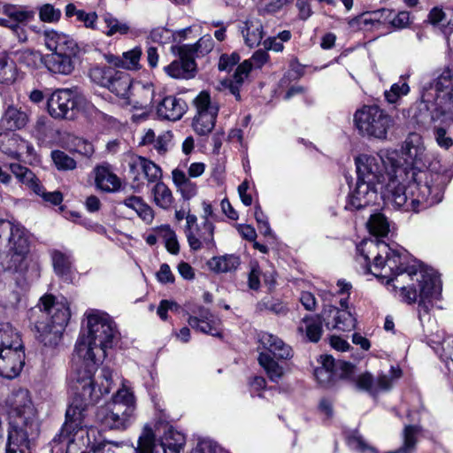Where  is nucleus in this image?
<instances>
[{"instance_id": "18", "label": "nucleus", "mask_w": 453, "mask_h": 453, "mask_svg": "<svg viewBox=\"0 0 453 453\" xmlns=\"http://www.w3.org/2000/svg\"><path fill=\"white\" fill-rule=\"evenodd\" d=\"M402 150L406 156L405 165H401L403 167H407L408 170L415 169L417 172L423 171L420 167L425 165L426 153L420 134L418 133H410L403 142ZM426 171L435 173L432 169H426Z\"/></svg>"}, {"instance_id": "6", "label": "nucleus", "mask_w": 453, "mask_h": 453, "mask_svg": "<svg viewBox=\"0 0 453 453\" xmlns=\"http://www.w3.org/2000/svg\"><path fill=\"white\" fill-rule=\"evenodd\" d=\"M38 311L42 317L35 322L38 340L46 346L57 345L71 317L67 301L65 298L56 301L51 295L44 296L40 299Z\"/></svg>"}, {"instance_id": "57", "label": "nucleus", "mask_w": 453, "mask_h": 453, "mask_svg": "<svg viewBox=\"0 0 453 453\" xmlns=\"http://www.w3.org/2000/svg\"><path fill=\"white\" fill-rule=\"evenodd\" d=\"M240 61V57L234 52L230 55L222 54L219 58L218 68L219 71L229 72Z\"/></svg>"}, {"instance_id": "1", "label": "nucleus", "mask_w": 453, "mask_h": 453, "mask_svg": "<svg viewBox=\"0 0 453 453\" xmlns=\"http://www.w3.org/2000/svg\"><path fill=\"white\" fill-rule=\"evenodd\" d=\"M395 151H383L356 157L357 178L373 182L380 197L405 211H419L440 203L449 181L446 173L408 170L397 159Z\"/></svg>"}, {"instance_id": "17", "label": "nucleus", "mask_w": 453, "mask_h": 453, "mask_svg": "<svg viewBox=\"0 0 453 453\" xmlns=\"http://www.w3.org/2000/svg\"><path fill=\"white\" fill-rule=\"evenodd\" d=\"M179 55V59L173 61L164 67L165 73L173 79H190L196 73V62L192 54L193 47L180 45L174 48Z\"/></svg>"}, {"instance_id": "16", "label": "nucleus", "mask_w": 453, "mask_h": 453, "mask_svg": "<svg viewBox=\"0 0 453 453\" xmlns=\"http://www.w3.org/2000/svg\"><path fill=\"white\" fill-rule=\"evenodd\" d=\"M341 308L328 306L321 312V318L327 329L350 331L356 326V319L349 310L347 298H341Z\"/></svg>"}, {"instance_id": "2", "label": "nucleus", "mask_w": 453, "mask_h": 453, "mask_svg": "<svg viewBox=\"0 0 453 453\" xmlns=\"http://www.w3.org/2000/svg\"><path fill=\"white\" fill-rule=\"evenodd\" d=\"M357 250L358 262L365 265L366 273L385 279L387 284L393 282L394 288L400 289L403 302L410 304L418 302L420 322L430 319L429 312L441 294V282L435 275L421 270L407 250H394L383 241H364Z\"/></svg>"}, {"instance_id": "21", "label": "nucleus", "mask_w": 453, "mask_h": 453, "mask_svg": "<svg viewBox=\"0 0 453 453\" xmlns=\"http://www.w3.org/2000/svg\"><path fill=\"white\" fill-rule=\"evenodd\" d=\"M45 47L51 51V54L77 55L79 47L77 42L70 35L55 30L43 32Z\"/></svg>"}, {"instance_id": "12", "label": "nucleus", "mask_w": 453, "mask_h": 453, "mask_svg": "<svg viewBox=\"0 0 453 453\" xmlns=\"http://www.w3.org/2000/svg\"><path fill=\"white\" fill-rule=\"evenodd\" d=\"M184 445V435L173 430H169L161 442L164 453H180ZM134 451V453H157L156 434L149 424L142 427Z\"/></svg>"}, {"instance_id": "33", "label": "nucleus", "mask_w": 453, "mask_h": 453, "mask_svg": "<svg viewBox=\"0 0 453 453\" xmlns=\"http://www.w3.org/2000/svg\"><path fill=\"white\" fill-rule=\"evenodd\" d=\"M27 115L14 106H9L1 119V126L7 130L23 128L27 123Z\"/></svg>"}, {"instance_id": "29", "label": "nucleus", "mask_w": 453, "mask_h": 453, "mask_svg": "<svg viewBox=\"0 0 453 453\" xmlns=\"http://www.w3.org/2000/svg\"><path fill=\"white\" fill-rule=\"evenodd\" d=\"M321 314L317 316H305L297 326V333L311 342H318L322 335Z\"/></svg>"}, {"instance_id": "9", "label": "nucleus", "mask_w": 453, "mask_h": 453, "mask_svg": "<svg viewBox=\"0 0 453 453\" xmlns=\"http://www.w3.org/2000/svg\"><path fill=\"white\" fill-rule=\"evenodd\" d=\"M82 404H70L65 413V422L60 433L54 438L55 443L65 446V453H94L87 450L91 441L85 422Z\"/></svg>"}, {"instance_id": "52", "label": "nucleus", "mask_w": 453, "mask_h": 453, "mask_svg": "<svg viewBox=\"0 0 453 453\" xmlns=\"http://www.w3.org/2000/svg\"><path fill=\"white\" fill-rule=\"evenodd\" d=\"M162 233L167 251L173 255L178 254L180 245L174 231L170 226H166L162 227Z\"/></svg>"}, {"instance_id": "25", "label": "nucleus", "mask_w": 453, "mask_h": 453, "mask_svg": "<svg viewBox=\"0 0 453 453\" xmlns=\"http://www.w3.org/2000/svg\"><path fill=\"white\" fill-rule=\"evenodd\" d=\"M155 94V87L152 82H134L132 86V93L128 98V104H132L135 109L147 110L150 108Z\"/></svg>"}, {"instance_id": "35", "label": "nucleus", "mask_w": 453, "mask_h": 453, "mask_svg": "<svg viewBox=\"0 0 453 453\" xmlns=\"http://www.w3.org/2000/svg\"><path fill=\"white\" fill-rule=\"evenodd\" d=\"M257 360L271 381L279 382L284 376V368L269 353L261 352Z\"/></svg>"}, {"instance_id": "48", "label": "nucleus", "mask_w": 453, "mask_h": 453, "mask_svg": "<svg viewBox=\"0 0 453 453\" xmlns=\"http://www.w3.org/2000/svg\"><path fill=\"white\" fill-rule=\"evenodd\" d=\"M389 375L380 374L375 380V394L382 390H389L392 388L395 380H397L402 375V371L392 366L389 371Z\"/></svg>"}, {"instance_id": "58", "label": "nucleus", "mask_w": 453, "mask_h": 453, "mask_svg": "<svg viewBox=\"0 0 453 453\" xmlns=\"http://www.w3.org/2000/svg\"><path fill=\"white\" fill-rule=\"evenodd\" d=\"M193 47L192 54L201 53L202 55L210 52L213 48V41L210 35L201 37L196 43L188 44Z\"/></svg>"}, {"instance_id": "62", "label": "nucleus", "mask_w": 453, "mask_h": 453, "mask_svg": "<svg viewBox=\"0 0 453 453\" xmlns=\"http://www.w3.org/2000/svg\"><path fill=\"white\" fill-rule=\"evenodd\" d=\"M77 19L81 22H83L84 26L88 28H96V22L97 19V15L96 12H86L81 10L78 12Z\"/></svg>"}, {"instance_id": "28", "label": "nucleus", "mask_w": 453, "mask_h": 453, "mask_svg": "<svg viewBox=\"0 0 453 453\" xmlns=\"http://www.w3.org/2000/svg\"><path fill=\"white\" fill-rule=\"evenodd\" d=\"M76 55L47 54L43 57L45 67L51 73L62 75L70 74L74 69L73 58Z\"/></svg>"}, {"instance_id": "56", "label": "nucleus", "mask_w": 453, "mask_h": 453, "mask_svg": "<svg viewBox=\"0 0 453 453\" xmlns=\"http://www.w3.org/2000/svg\"><path fill=\"white\" fill-rule=\"evenodd\" d=\"M40 19L45 22H53L60 18L61 12L53 5L46 4L40 8Z\"/></svg>"}, {"instance_id": "30", "label": "nucleus", "mask_w": 453, "mask_h": 453, "mask_svg": "<svg viewBox=\"0 0 453 453\" xmlns=\"http://www.w3.org/2000/svg\"><path fill=\"white\" fill-rule=\"evenodd\" d=\"M240 30L245 43L250 48L257 46L263 39V26L256 17H249L242 23Z\"/></svg>"}, {"instance_id": "45", "label": "nucleus", "mask_w": 453, "mask_h": 453, "mask_svg": "<svg viewBox=\"0 0 453 453\" xmlns=\"http://www.w3.org/2000/svg\"><path fill=\"white\" fill-rule=\"evenodd\" d=\"M369 232L375 236H386L389 232V224L386 217L381 213L371 215L367 222Z\"/></svg>"}, {"instance_id": "4", "label": "nucleus", "mask_w": 453, "mask_h": 453, "mask_svg": "<svg viewBox=\"0 0 453 453\" xmlns=\"http://www.w3.org/2000/svg\"><path fill=\"white\" fill-rule=\"evenodd\" d=\"M10 427L7 453H31L40 433L37 411L27 389L19 388L7 399Z\"/></svg>"}, {"instance_id": "32", "label": "nucleus", "mask_w": 453, "mask_h": 453, "mask_svg": "<svg viewBox=\"0 0 453 453\" xmlns=\"http://www.w3.org/2000/svg\"><path fill=\"white\" fill-rule=\"evenodd\" d=\"M96 186L106 192H115L120 188V180L108 165H99L95 169Z\"/></svg>"}, {"instance_id": "43", "label": "nucleus", "mask_w": 453, "mask_h": 453, "mask_svg": "<svg viewBox=\"0 0 453 453\" xmlns=\"http://www.w3.org/2000/svg\"><path fill=\"white\" fill-rule=\"evenodd\" d=\"M17 70L15 63L7 54H0V83L12 84L15 81Z\"/></svg>"}, {"instance_id": "63", "label": "nucleus", "mask_w": 453, "mask_h": 453, "mask_svg": "<svg viewBox=\"0 0 453 453\" xmlns=\"http://www.w3.org/2000/svg\"><path fill=\"white\" fill-rule=\"evenodd\" d=\"M251 70L252 68L250 65V63L244 60L241 65L237 66L234 74V80L239 83H242Z\"/></svg>"}, {"instance_id": "5", "label": "nucleus", "mask_w": 453, "mask_h": 453, "mask_svg": "<svg viewBox=\"0 0 453 453\" xmlns=\"http://www.w3.org/2000/svg\"><path fill=\"white\" fill-rule=\"evenodd\" d=\"M88 334L79 337L75 345L73 361L86 365L85 377L99 365L111 349L118 332L111 318L105 312L94 310L87 313ZM82 365V363H81Z\"/></svg>"}, {"instance_id": "10", "label": "nucleus", "mask_w": 453, "mask_h": 453, "mask_svg": "<svg viewBox=\"0 0 453 453\" xmlns=\"http://www.w3.org/2000/svg\"><path fill=\"white\" fill-rule=\"evenodd\" d=\"M4 246L9 247V268L21 270L29 253L27 230L20 225L0 219V250Z\"/></svg>"}, {"instance_id": "46", "label": "nucleus", "mask_w": 453, "mask_h": 453, "mask_svg": "<svg viewBox=\"0 0 453 453\" xmlns=\"http://www.w3.org/2000/svg\"><path fill=\"white\" fill-rule=\"evenodd\" d=\"M409 75L400 77L398 82L394 83L389 90L385 91V98L389 104H395L410 92V87L406 81Z\"/></svg>"}, {"instance_id": "39", "label": "nucleus", "mask_w": 453, "mask_h": 453, "mask_svg": "<svg viewBox=\"0 0 453 453\" xmlns=\"http://www.w3.org/2000/svg\"><path fill=\"white\" fill-rule=\"evenodd\" d=\"M173 180L177 188L180 189L182 196L186 199H189L196 194V185L192 182L186 173L180 170L174 169L172 173Z\"/></svg>"}, {"instance_id": "31", "label": "nucleus", "mask_w": 453, "mask_h": 453, "mask_svg": "<svg viewBox=\"0 0 453 453\" xmlns=\"http://www.w3.org/2000/svg\"><path fill=\"white\" fill-rule=\"evenodd\" d=\"M0 350H24L19 332L10 324H0Z\"/></svg>"}, {"instance_id": "7", "label": "nucleus", "mask_w": 453, "mask_h": 453, "mask_svg": "<svg viewBox=\"0 0 453 453\" xmlns=\"http://www.w3.org/2000/svg\"><path fill=\"white\" fill-rule=\"evenodd\" d=\"M82 361L73 362V371L71 377L75 380L74 389L75 396L70 404L80 405L82 404L84 414L87 412V408L89 404L96 403L104 395L111 392L112 385V372L109 368H103L101 371L102 381L100 385L96 388L92 377L97 369V366L92 371L88 378L85 377L86 365L81 364Z\"/></svg>"}, {"instance_id": "59", "label": "nucleus", "mask_w": 453, "mask_h": 453, "mask_svg": "<svg viewBox=\"0 0 453 453\" xmlns=\"http://www.w3.org/2000/svg\"><path fill=\"white\" fill-rule=\"evenodd\" d=\"M269 59L267 51L259 50H257L250 59L246 61L250 63L251 68H261Z\"/></svg>"}, {"instance_id": "34", "label": "nucleus", "mask_w": 453, "mask_h": 453, "mask_svg": "<svg viewBox=\"0 0 453 453\" xmlns=\"http://www.w3.org/2000/svg\"><path fill=\"white\" fill-rule=\"evenodd\" d=\"M132 86V80L129 74L117 71L116 75H114V78L111 79L106 88L116 96L128 99Z\"/></svg>"}, {"instance_id": "61", "label": "nucleus", "mask_w": 453, "mask_h": 453, "mask_svg": "<svg viewBox=\"0 0 453 453\" xmlns=\"http://www.w3.org/2000/svg\"><path fill=\"white\" fill-rule=\"evenodd\" d=\"M157 279L162 284L173 283L174 281V275L167 264L160 265L159 271L157 273Z\"/></svg>"}, {"instance_id": "14", "label": "nucleus", "mask_w": 453, "mask_h": 453, "mask_svg": "<svg viewBox=\"0 0 453 453\" xmlns=\"http://www.w3.org/2000/svg\"><path fill=\"white\" fill-rule=\"evenodd\" d=\"M79 96L68 88H62L54 91L48 99V111L54 119H73L78 104Z\"/></svg>"}, {"instance_id": "27", "label": "nucleus", "mask_w": 453, "mask_h": 453, "mask_svg": "<svg viewBox=\"0 0 453 453\" xmlns=\"http://www.w3.org/2000/svg\"><path fill=\"white\" fill-rule=\"evenodd\" d=\"M258 342L264 349L269 351L277 358L289 359L293 357L291 347L277 335L264 332L259 334Z\"/></svg>"}, {"instance_id": "44", "label": "nucleus", "mask_w": 453, "mask_h": 453, "mask_svg": "<svg viewBox=\"0 0 453 453\" xmlns=\"http://www.w3.org/2000/svg\"><path fill=\"white\" fill-rule=\"evenodd\" d=\"M103 19L106 26V30L104 33L107 36L127 35L130 30L127 23L118 19L110 13L104 14Z\"/></svg>"}, {"instance_id": "47", "label": "nucleus", "mask_w": 453, "mask_h": 453, "mask_svg": "<svg viewBox=\"0 0 453 453\" xmlns=\"http://www.w3.org/2000/svg\"><path fill=\"white\" fill-rule=\"evenodd\" d=\"M142 55V50L140 46H136L130 50L125 51L122 54L123 63L121 68L128 71H138L142 68L140 64Z\"/></svg>"}, {"instance_id": "37", "label": "nucleus", "mask_w": 453, "mask_h": 453, "mask_svg": "<svg viewBox=\"0 0 453 453\" xmlns=\"http://www.w3.org/2000/svg\"><path fill=\"white\" fill-rule=\"evenodd\" d=\"M392 14L393 12L391 10L381 9L372 13H364L361 16L351 19L349 20V25L351 27H361L362 26L373 24L374 22H380L381 19H383V22H386L391 18Z\"/></svg>"}, {"instance_id": "54", "label": "nucleus", "mask_w": 453, "mask_h": 453, "mask_svg": "<svg viewBox=\"0 0 453 453\" xmlns=\"http://www.w3.org/2000/svg\"><path fill=\"white\" fill-rule=\"evenodd\" d=\"M356 386L360 390L375 394V380L370 372H365L357 376Z\"/></svg>"}, {"instance_id": "50", "label": "nucleus", "mask_w": 453, "mask_h": 453, "mask_svg": "<svg viewBox=\"0 0 453 453\" xmlns=\"http://www.w3.org/2000/svg\"><path fill=\"white\" fill-rule=\"evenodd\" d=\"M18 59L27 66L35 67L39 62L43 61V57L39 51L26 49L16 53Z\"/></svg>"}, {"instance_id": "3", "label": "nucleus", "mask_w": 453, "mask_h": 453, "mask_svg": "<svg viewBox=\"0 0 453 453\" xmlns=\"http://www.w3.org/2000/svg\"><path fill=\"white\" fill-rule=\"evenodd\" d=\"M413 111L418 125L432 127L440 148L449 150L453 145V139L448 135L453 125V69H444L424 87L421 100L415 104Z\"/></svg>"}, {"instance_id": "55", "label": "nucleus", "mask_w": 453, "mask_h": 453, "mask_svg": "<svg viewBox=\"0 0 453 453\" xmlns=\"http://www.w3.org/2000/svg\"><path fill=\"white\" fill-rule=\"evenodd\" d=\"M314 376L318 382L324 387L331 385L337 378V374L334 371H329L326 368L319 367L315 369Z\"/></svg>"}, {"instance_id": "19", "label": "nucleus", "mask_w": 453, "mask_h": 453, "mask_svg": "<svg viewBox=\"0 0 453 453\" xmlns=\"http://www.w3.org/2000/svg\"><path fill=\"white\" fill-rule=\"evenodd\" d=\"M380 196V188L373 182H368L357 178L355 189L350 193L345 208L348 210H360L364 207L376 203Z\"/></svg>"}, {"instance_id": "36", "label": "nucleus", "mask_w": 453, "mask_h": 453, "mask_svg": "<svg viewBox=\"0 0 453 453\" xmlns=\"http://www.w3.org/2000/svg\"><path fill=\"white\" fill-rule=\"evenodd\" d=\"M123 203L134 210L138 217L144 221L146 224H150L154 219V211L153 209L146 203L141 197L139 196H129L126 198Z\"/></svg>"}, {"instance_id": "13", "label": "nucleus", "mask_w": 453, "mask_h": 453, "mask_svg": "<svg viewBox=\"0 0 453 453\" xmlns=\"http://www.w3.org/2000/svg\"><path fill=\"white\" fill-rule=\"evenodd\" d=\"M196 115L193 119L194 131L199 135H207L214 128L219 108L213 104L210 94L201 91L194 99Z\"/></svg>"}, {"instance_id": "26", "label": "nucleus", "mask_w": 453, "mask_h": 453, "mask_svg": "<svg viewBox=\"0 0 453 453\" xmlns=\"http://www.w3.org/2000/svg\"><path fill=\"white\" fill-rule=\"evenodd\" d=\"M129 171L134 180L139 179V174L142 173L149 182L160 181L162 171L154 162L146 159L143 157L134 156L129 161Z\"/></svg>"}, {"instance_id": "42", "label": "nucleus", "mask_w": 453, "mask_h": 453, "mask_svg": "<svg viewBox=\"0 0 453 453\" xmlns=\"http://www.w3.org/2000/svg\"><path fill=\"white\" fill-rule=\"evenodd\" d=\"M117 71L111 66L96 65L89 70V78L92 82L106 88L111 79L114 78V75H116Z\"/></svg>"}, {"instance_id": "20", "label": "nucleus", "mask_w": 453, "mask_h": 453, "mask_svg": "<svg viewBox=\"0 0 453 453\" xmlns=\"http://www.w3.org/2000/svg\"><path fill=\"white\" fill-rule=\"evenodd\" d=\"M214 229V224L205 219L199 227L192 231L188 230L186 238L190 250L198 251L204 249L208 251H213L216 249Z\"/></svg>"}, {"instance_id": "8", "label": "nucleus", "mask_w": 453, "mask_h": 453, "mask_svg": "<svg viewBox=\"0 0 453 453\" xmlns=\"http://www.w3.org/2000/svg\"><path fill=\"white\" fill-rule=\"evenodd\" d=\"M135 399L133 393L123 386L105 405L96 411L97 421L106 428L126 430L135 418Z\"/></svg>"}, {"instance_id": "64", "label": "nucleus", "mask_w": 453, "mask_h": 453, "mask_svg": "<svg viewBox=\"0 0 453 453\" xmlns=\"http://www.w3.org/2000/svg\"><path fill=\"white\" fill-rule=\"evenodd\" d=\"M260 274L261 271L259 266L256 264L253 265L249 274V287L251 289L257 290L260 287Z\"/></svg>"}, {"instance_id": "15", "label": "nucleus", "mask_w": 453, "mask_h": 453, "mask_svg": "<svg viewBox=\"0 0 453 453\" xmlns=\"http://www.w3.org/2000/svg\"><path fill=\"white\" fill-rule=\"evenodd\" d=\"M9 168L22 184L33 190L35 194L42 196L45 202L58 205L63 201V196L59 191L46 192L39 179L26 166L18 163H12L9 165Z\"/></svg>"}, {"instance_id": "11", "label": "nucleus", "mask_w": 453, "mask_h": 453, "mask_svg": "<svg viewBox=\"0 0 453 453\" xmlns=\"http://www.w3.org/2000/svg\"><path fill=\"white\" fill-rule=\"evenodd\" d=\"M354 125L364 136L385 140L388 130L394 125V120L380 107L365 105L355 112Z\"/></svg>"}, {"instance_id": "51", "label": "nucleus", "mask_w": 453, "mask_h": 453, "mask_svg": "<svg viewBox=\"0 0 453 453\" xmlns=\"http://www.w3.org/2000/svg\"><path fill=\"white\" fill-rule=\"evenodd\" d=\"M348 443L350 448L360 453H379L374 447L367 443L359 434H353L349 436Z\"/></svg>"}, {"instance_id": "24", "label": "nucleus", "mask_w": 453, "mask_h": 453, "mask_svg": "<svg viewBox=\"0 0 453 453\" xmlns=\"http://www.w3.org/2000/svg\"><path fill=\"white\" fill-rule=\"evenodd\" d=\"M25 360L24 350H0V376L12 380L22 370Z\"/></svg>"}, {"instance_id": "53", "label": "nucleus", "mask_w": 453, "mask_h": 453, "mask_svg": "<svg viewBox=\"0 0 453 453\" xmlns=\"http://www.w3.org/2000/svg\"><path fill=\"white\" fill-rule=\"evenodd\" d=\"M4 12L14 21H17V24L27 21L34 16L33 12L27 11L22 7L17 6H8L5 8Z\"/></svg>"}, {"instance_id": "41", "label": "nucleus", "mask_w": 453, "mask_h": 453, "mask_svg": "<svg viewBox=\"0 0 453 453\" xmlns=\"http://www.w3.org/2000/svg\"><path fill=\"white\" fill-rule=\"evenodd\" d=\"M51 257L55 273L60 277H67L72 269V255L67 252L54 250Z\"/></svg>"}, {"instance_id": "22", "label": "nucleus", "mask_w": 453, "mask_h": 453, "mask_svg": "<svg viewBox=\"0 0 453 453\" xmlns=\"http://www.w3.org/2000/svg\"><path fill=\"white\" fill-rule=\"evenodd\" d=\"M156 114L161 120L177 121L187 111L186 102L173 95L164 96L156 106Z\"/></svg>"}, {"instance_id": "23", "label": "nucleus", "mask_w": 453, "mask_h": 453, "mask_svg": "<svg viewBox=\"0 0 453 453\" xmlns=\"http://www.w3.org/2000/svg\"><path fill=\"white\" fill-rule=\"evenodd\" d=\"M188 325L203 334L212 336H221L220 320L214 316L208 309L199 307L196 316H190L188 319Z\"/></svg>"}, {"instance_id": "38", "label": "nucleus", "mask_w": 453, "mask_h": 453, "mask_svg": "<svg viewBox=\"0 0 453 453\" xmlns=\"http://www.w3.org/2000/svg\"><path fill=\"white\" fill-rule=\"evenodd\" d=\"M151 195L155 204L164 210L170 209L174 201L171 189L162 181L154 185Z\"/></svg>"}, {"instance_id": "60", "label": "nucleus", "mask_w": 453, "mask_h": 453, "mask_svg": "<svg viewBox=\"0 0 453 453\" xmlns=\"http://www.w3.org/2000/svg\"><path fill=\"white\" fill-rule=\"evenodd\" d=\"M299 302L303 308L309 311L316 310L317 299L313 293L310 291H302L299 296Z\"/></svg>"}, {"instance_id": "40", "label": "nucleus", "mask_w": 453, "mask_h": 453, "mask_svg": "<svg viewBox=\"0 0 453 453\" xmlns=\"http://www.w3.org/2000/svg\"><path fill=\"white\" fill-rule=\"evenodd\" d=\"M240 265L239 258L234 255L214 257L209 262V267L216 273H227L235 270Z\"/></svg>"}, {"instance_id": "49", "label": "nucleus", "mask_w": 453, "mask_h": 453, "mask_svg": "<svg viewBox=\"0 0 453 453\" xmlns=\"http://www.w3.org/2000/svg\"><path fill=\"white\" fill-rule=\"evenodd\" d=\"M52 160L58 170L68 171L76 167L75 160L61 150H54L51 152Z\"/></svg>"}]
</instances>
